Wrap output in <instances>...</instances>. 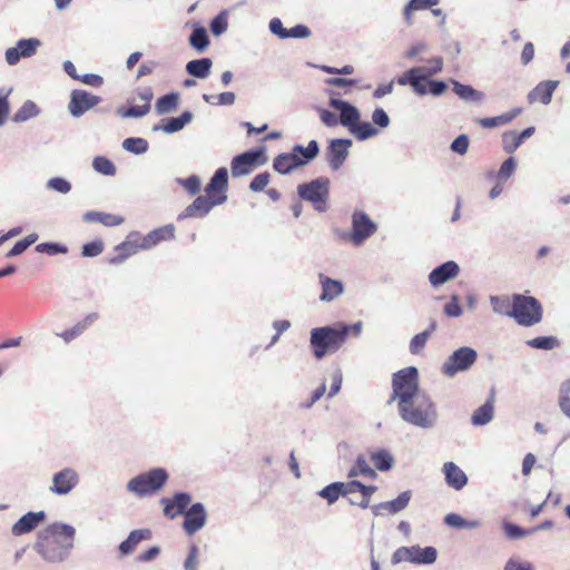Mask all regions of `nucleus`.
<instances>
[{"label":"nucleus","instance_id":"f257e3e1","mask_svg":"<svg viewBox=\"0 0 570 570\" xmlns=\"http://www.w3.org/2000/svg\"><path fill=\"white\" fill-rule=\"evenodd\" d=\"M76 529L67 523L55 522L38 533L35 550L51 563L65 561L73 548Z\"/></svg>","mask_w":570,"mask_h":570},{"label":"nucleus","instance_id":"f03ea898","mask_svg":"<svg viewBox=\"0 0 570 570\" xmlns=\"http://www.w3.org/2000/svg\"><path fill=\"white\" fill-rule=\"evenodd\" d=\"M397 410L403 421L425 430L434 428L439 417L436 405L426 393L397 404Z\"/></svg>","mask_w":570,"mask_h":570},{"label":"nucleus","instance_id":"7ed1b4c3","mask_svg":"<svg viewBox=\"0 0 570 570\" xmlns=\"http://www.w3.org/2000/svg\"><path fill=\"white\" fill-rule=\"evenodd\" d=\"M346 342L344 326L333 325L318 326L311 330L309 346L316 360H323L328 354L336 353Z\"/></svg>","mask_w":570,"mask_h":570},{"label":"nucleus","instance_id":"20e7f679","mask_svg":"<svg viewBox=\"0 0 570 570\" xmlns=\"http://www.w3.org/2000/svg\"><path fill=\"white\" fill-rule=\"evenodd\" d=\"M168 478L169 474L164 468H154L131 478L126 490L138 498L153 495L164 488Z\"/></svg>","mask_w":570,"mask_h":570},{"label":"nucleus","instance_id":"39448f33","mask_svg":"<svg viewBox=\"0 0 570 570\" xmlns=\"http://www.w3.org/2000/svg\"><path fill=\"white\" fill-rule=\"evenodd\" d=\"M393 393L389 401H397V404H404L411 399L420 395L419 372L414 366L405 367L393 375L392 380Z\"/></svg>","mask_w":570,"mask_h":570},{"label":"nucleus","instance_id":"423d86ee","mask_svg":"<svg viewBox=\"0 0 570 570\" xmlns=\"http://www.w3.org/2000/svg\"><path fill=\"white\" fill-rule=\"evenodd\" d=\"M543 308L533 296L512 295V318L521 326H533L542 321Z\"/></svg>","mask_w":570,"mask_h":570},{"label":"nucleus","instance_id":"0eeeda50","mask_svg":"<svg viewBox=\"0 0 570 570\" xmlns=\"http://www.w3.org/2000/svg\"><path fill=\"white\" fill-rule=\"evenodd\" d=\"M297 195L301 199L311 203L318 213H325L328 209L330 179L318 177L308 183L297 186Z\"/></svg>","mask_w":570,"mask_h":570},{"label":"nucleus","instance_id":"6e6552de","mask_svg":"<svg viewBox=\"0 0 570 570\" xmlns=\"http://www.w3.org/2000/svg\"><path fill=\"white\" fill-rule=\"evenodd\" d=\"M430 66H419L410 68L397 77L396 81L400 86H410L414 94H423L425 89L421 85L422 80L432 78L443 69V59L441 57H434L430 59Z\"/></svg>","mask_w":570,"mask_h":570},{"label":"nucleus","instance_id":"1a4fd4ad","mask_svg":"<svg viewBox=\"0 0 570 570\" xmlns=\"http://www.w3.org/2000/svg\"><path fill=\"white\" fill-rule=\"evenodd\" d=\"M377 229L376 224L362 210L352 214V229L342 234V237L350 240L354 246H362Z\"/></svg>","mask_w":570,"mask_h":570},{"label":"nucleus","instance_id":"9d476101","mask_svg":"<svg viewBox=\"0 0 570 570\" xmlns=\"http://www.w3.org/2000/svg\"><path fill=\"white\" fill-rule=\"evenodd\" d=\"M476 358L478 353L474 348L462 346L443 362L441 372L446 377H454L458 373L468 371L476 362Z\"/></svg>","mask_w":570,"mask_h":570},{"label":"nucleus","instance_id":"9b49d317","mask_svg":"<svg viewBox=\"0 0 570 570\" xmlns=\"http://www.w3.org/2000/svg\"><path fill=\"white\" fill-rule=\"evenodd\" d=\"M438 558L434 547L421 548L420 546L401 547L392 554V563L411 562L415 564H432Z\"/></svg>","mask_w":570,"mask_h":570},{"label":"nucleus","instance_id":"f8f14e48","mask_svg":"<svg viewBox=\"0 0 570 570\" xmlns=\"http://www.w3.org/2000/svg\"><path fill=\"white\" fill-rule=\"evenodd\" d=\"M80 481L78 472L72 468H65L52 474L49 492L55 495H68Z\"/></svg>","mask_w":570,"mask_h":570},{"label":"nucleus","instance_id":"ddd939ff","mask_svg":"<svg viewBox=\"0 0 570 570\" xmlns=\"http://www.w3.org/2000/svg\"><path fill=\"white\" fill-rule=\"evenodd\" d=\"M227 196L224 194L217 198L210 195L198 196L190 205H188L178 216V219H185L189 217H204L206 216L216 205H220L226 202Z\"/></svg>","mask_w":570,"mask_h":570},{"label":"nucleus","instance_id":"4468645a","mask_svg":"<svg viewBox=\"0 0 570 570\" xmlns=\"http://www.w3.org/2000/svg\"><path fill=\"white\" fill-rule=\"evenodd\" d=\"M352 140L347 138H335L330 140L325 149V159L332 170H338L348 157Z\"/></svg>","mask_w":570,"mask_h":570},{"label":"nucleus","instance_id":"2eb2a0df","mask_svg":"<svg viewBox=\"0 0 570 570\" xmlns=\"http://www.w3.org/2000/svg\"><path fill=\"white\" fill-rule=\"evenodd\" d=\"M101 101L100 97L92 95L86 90H72L68 110L75 118L81 117L86 111L96 107Z\"/></svg>","mask_w":570,"mask_h":570},{"label":"nucleus","instance_id":"dca6fc26","mask_svg":"<svg viewBox=\"0 0 570 570\" xmlns=\"http://www.w3.org/2000/svg\"><path fill=\"white\" fill-rule=\"evenodd\" d=\"M263 154L264 148H256L235 156L230 164L233 177H240L250 174Z\"/></svg>","mask_w":570,"mask_h":570},{"label":"nucleus","instance_id":"f3484780","mask_svg":"<svg viewBox=\"0 0 570 570\" xmlns=\"http://www.w3.org/2000/svg\"><path fill=\"white\" fill-rule=\"evenodd\" d=\"M41 42L37 38L20 39L16 47L6 50V61L10 66L19 62L20 58H29L37 52Z\"/></svg>","mask_w":570,"mask_h":570},{"label":"nucleus","instance_id":"a211bd4d","mask_svg":"<svg viewBox=\"0 0 570 570\" xmlns=\"http://www.w3.org/2000/svg\"><path fill=\"white\" fill-rule=\"evenodd\" d=\"M207 513L203 503H194L186 512L183 528L189 535L196 533L204 528Z\"/></svg>","mask_w":570,"mask_h":570},{"label":"nucleus","instance_id":"6ab92c4d","mask_svg":"<svg viewBox=\"0 0 570 570\" xmlns=\"http://www.w3.org/2000/svg\"><path fill=\"white\" fill-rule=\"evenodd\" d=\"M191 502V497L187 492H177L171 499L163 498L160 503L164 507V514L170 519H175L180 514H185L187 507Z\"/></svg>","mask_w":570,"mask_h":570},{"label":"nucleus","instance_id":"aec40b11","mask_svg":"<svg viewBox=\"0 0 570 570\" xmlns=\"http://www.w3.org/2000/svg\"><path fill=\"white\" fill-rule=\"evenodd\" d=\"M328 105L340 111V124L347 127L348 130L360 120L358 109L348 101L331 97Z\"/></svg>","mask_w":570,"mask_h":570},{"label":"nucleus","instance_id":"412c9836","mask_svg":"<svg viewBox=\"0 0 570 570\" xmlns=\"http://www.w3.org/2000/svg\"><path fill=\"white\" fill-rule=\"evenodd\" d=\"M411 498V491H404L396 499L374 504L371 509L375 517L393 515L404 510L409 505Z\"/></svg>","mask_w":570,"mask_h":570},{"label":"nucleus","instance_id":"4be33fe9","mask_svg":"<svg viewBox=\"0 0 570 570\" xmlns=\"http://www.w3.org/2000/svg\"><path fill=\"white\" fill-rule=\"evenodd\" d=\"M459 265L453 261H448L440 266L435 267L429 274V282L432 286L436 287L443 285L444 283L453 279L459 274Z\"/></svg>","mask_w":570,"mask_h":570},{"label":"nucleus","instance_id":"5701e85b","mask_svg":"<svg viewBox=\"0 0 570 570\" xmlns=\"http://www.w3.org/2000/svg\"><path fill=\"white\" fill-rule=\"evenodd\" d=\"M46 518L43 511L28 512L23 514L13 525L11 532L13 535L19 537L35 530L40 522Z\"/></svg>","mask_w":570,"mask_h":570},{"label":"nucleus","instance_id":"b1692460","mask_svg":"<svg viewBox=\"0 0 570 570\" xmlns=\"http://www.w3.org/2000/svg\"><path fill=\"white\" fill-rule=\"evenodd\" d=\"M174 225H166L156 228L141 238V240L139 242V246L142 250L150 249L164 240L171 239L174 237Z\"/></svg>","mask_w":570,"mask_h":570},{"label":"nucleus","instance_id":"393cba45","mask_svg":"<svg viewBox=\"0 0 570 570\" xmlns=\"http://www.w3.org/2000/svg\"><path fill=\"white\" fill-rule=\"evenodd\" d=\"M559 81L557 80H546L539 82L529 94L528 100L530 104L541 102L543 105H548L551 101L553 91L558 87Z\"/></svg>","mask_w":570,"mask_h":570},{"label":"nucleus","instance_id":"a878e982","mask_svg":"<svg viewBox=\"0 0 570 570\" xmlns=\"http://www.w3.org/2000/svg\"><path fill=\"white\" fill-rule=\"evenodd\" d=\"M322 293L320 299L322 302H332L340 297L344 292V284L341 281L333 279L324 274L318 275Z\"/></svg>","mask_w":570,"mask_h":570},{"label":"nucleus","instance_id":"bb28decb","mask_svg":"<svg viewBox=\"0 0 570 570\" xmlns=\"http://www.w3.org/2000/svg\"><path fill=\"white\" fill-rule=\"evenodd\" d=\"M442 471L445 476V482L454 490L463 489L468 483V476L454 462H445Z\"/></svg>","mask_w":570,"mask_h":570},{"label":"nucleus","instance_id":"cd10ccee","mask_svg":"<svg viewBox=\"0 0 570 570\" xmlns=\"http://www.w3.org/2000/svg\"><path fill=\"white\" fill-rule=\"evenodd\" d=\"M193 119H194L193 112L186 110V111L181 112V115L178 117H173V118L167 119L165 121V124H163L161 126H158V125L154 126L153 130L154 131L161 130L167 135H171V134L178 132L181 129H184V127L187 124H189Z\"/></svg>","mask_w":570,"mask_h":570},{"label":"nucleus","instance_id":"c85d7f7f","mask_svg":"<svg viewBox=\"0 0 570 570\" xmlns=\"http://www.w3.org/2000/svg\"><path fill=\"white\" fill-rule=\"evenodd\" d=\"M149 538L150 531L148 529H138L131 531L127 539L124 540L118 547L121 557H127L131 554L142 540Z\"/></svg>","mask_w":570,"mask_h":570},{"label":"nucleus","instance_id":"c756f323","mask_svg":"<svg viewBox=\"0 0 570 570\" xmlns=\"http://www.w3.org/2000/svg\"><path fill=\"white\" fill-rule=\"evenodd\" d=\"M534 134V127H528L524 130H522L520 134H517L514 131L507 132L503 135V149L512 154L514 153L521 144L530 138Z\"/></svg>","mask_w":570,"mask_h":570},{"label":"nucleus","instance_id":"7c9ffc66","mask_svg":"<svg viewBox=\"0 0 570 570\" xmlns=\"http://www.w3.org/2000/svg\"><path fill=\"white\" fill-rule=\"evenodd\" d=\"M228 187V171L227 168L220 167L218 168L213 177L210 178L209 183L207 184L205 188V193L207 195L213 196L216 193H226Z\"/></svg>","mask_w":570,"mask_h":570},{"label":"nucleus","instance_id":"2f4dec72","mask_svg":"<svg viewBox=\"0 0 570 570\" xmlns=\"http://www.w3.org/2000/svg\"><path fill=\"white\" fill-rule=\"evenodd\" d=\"M451 82L453 85V91L460 99L476 104H481L483 101L484 94L474 89L472 86L463 85L453 79L451 80Z\"/></svg>","mask_w":570,"mask_h":570},{"label":"nucleus","instance_id":"473e14b6","mask_svg":"<svg viewBox=\"0 0 570 570\" xmlns=\"http://www.w3.org/2000/svg\"><path fill=\"white\" fill-rule=\"evenodd\" d=\"M302 166L298 157L292 153L278 155L273 161V168L281 175L289 174L293 169Z\"/></svg>","mask_w":570,"mask_h":570},{"label":"nucleus","instance_id":"72a5a7b5","mask_svg":"<svg viewBox=\"0 0 570 570\" xmlns=\"http://www.w3.org/2000/svg\"><path fill=\"white\" fill-rule=\"evenodd\" d=\"M489 302L494 314L512 318V295H491Z\"/></svg>","mask_w":570,"mask_h":570},{"label":"nucleus","instance_id":"f704fd0d","mask_svg":"<svg viewBox=\"0 0 570 570\" xmlns=\"http://www.w3.org/2000/svg\"><path fill=\"white\" fill-rule=\"evenodd\" d=\"M83 220L88 223H100L105 226L112 227L121 225L124 223V217L102 212L91 210L85 213Z\"/></svg>","mask_w":570,"mask_h":570},{"label":"nucleus","instance_id":"c9c22d12","mask_svg":"<svg viewBox=\"0 0 570 570\" xmlns=\"http://www.w3.org/2000/svg\"><path fill=\"white\" fill-rule=\"evenodd\" d=\"M212 66L209 58L194 59L187 62L186 71L195 78L205 79L210 73Z\"/></svg>","mask_w":570,"mask_h":570},{"label":"nucleus","instance_id":"e433bc0d","mask_svg":"<svg viewBox=\"0 0 570 570\" xmlns=\"http://www.w3.org/2000/svg\"><path fill=\"white\" fill-rule=\"evenodd\" d=\"M292 154L298 157V160L302 163V166L312 161L320 153L318 142L316 140H311L306 147L302 145H295L292 148Z\"/></svg>","mask_w":570,"mask_h":570},{"label":"nucleus","instance_id":"4c0bfd02","mask_svg":"<svg viewBox=\"0 0 570 570\" xmlns=\"http://www.w3.org/2000/svg\"><path fill=\"white\" fill-rule=\"evenodd\" d=\"M139 249H141L139 246V242L125 240L115 247V250L118 253V255L110 259V264H114V265L121 264L128 257L136 254Z\"/></svg>","mask_w":570,"mask_h":570},{"label":"nucleus","instance_id":"58836bf2","mask_svg":"<svg viewBox=\"0 0 570 570\" xmlns=\"http://www.w3.org/2000/svg\"><path fill=\"white\" fill-rule=\"evenodd\" d=\"M494 407L492 402L487 401L479 406L471 416V423L474 426H483L489 424L493 419Z\"/></svg>","mask_w":570,"mask_h":570},{"label":"nucleus","instance_id":"ea45409f","mask_svg":"<svg viewBox=\"0 0 570 570\" xmlns=\"http://www.w3.org/2000/svg\"><path fill=\"white\" fill-rule=\"evenodd\" d=\"M522 109L521 108H515V109H512L511 111L509 112H505V114H502L500 116H497V117H487V118H481L479 120L480 125L483 127V128H494V127H498V126H501V125H507L509 124L510 121H512L517 116H519L521 114Z\"/></svg>","mask_w":570,"mask_h":570},{"label":"nucleus","instance_id":"a19ab883","mask_svg":"<svg viewBox=\"0 0 570 570\" xmlns=\"http://www.w3.org/2000/svg\"><path fill=\"white\" fill-rule=\"evenodd\" d=\"M188 41L195 50L198 52H204L209 45L207 30L204 27L196 24L189 36Z\"/></svg>","mask_w":570,"mask_h":570},{"label":"nucleus","instance_id":"79ce46f5","mask_svg":"<svg viewBox=\"0 0 570 570\" xmlns=\"http://www.w3.org/2000/svg\"><path fill=\"white\" fill-rule=\"evenodd\" d=\"M179 104V95L169 92L158 98L156 102V111L158 115H168L176 110Z\"/></svg>","mask_w":570,"mask_h":570},{"label":"nucleus","instance_id":"37998d69","mask_svg":"<svg viewBox=\"0 0 570 570\" xmlns=\"http://www.w3.org/2000/svg\"><path fill=\"white\" fill-rule=\"evenodd\" d=\"M97 320V314H89L85 317L83 321L79 322L77 325H75L72 328L65 331L61 334H58L66 343L72 341L77 336H79L81 333L85 332V330Z\"/></svg>","mask_w":570,"mask_h":570},{"label":"nucleus","instance_id":"c03bdc74","mask_svg":"<svg viewBox=\"0 0 570 570\" xmlns=\"http://www.w3.org/2000/svg\"><path fill=\"white\" fill-rule=\"evenodd\" d=\"M40 109L32 100H26L18 111L13 115L12 120L17 124L24 122L31 118L39 116Z\"/></svg>","mask_w":570,"mask_h":570},{"label":"nucleus","instance_id":"a18cd8bd","mask_svg":"<svg viewBox=\"0 0 570 570\" xmlns=\"http://www.w3.org/2000/svg\"><path fill=\"white\" fill-rule=\"evenodd\" d=\"M370 459L379 471L390 470L394 462L393 455L384 449L372 452Z\"/></svg>","mask_w":570,"mask_h":570},{"label":"nucleus","instance_id":"49530a36","mask_svg":"<svg viewBox=\"0 0 570 570\" xmlns=\"http://www.w3.org/2000/svg\"><path fill=\"white\" fill-rule=\"evenodd\" d=\"M421 85L425 89V92L416 94L417 96H426L430 94L432 96L439 97L442 96L448 89V85L445 81L432 78H426V80H422Z\"/></svg>","mask_w":570,"mask_h":570},{"label":"nucleus","instance_id":"de8ad7c7","mask_svg":"<svg viewBox=\"0 0 570 570\" xmlns=\"http://www.w3.org/2000/svg\"><path fill=\"white\" fill-rule=\"evenodd\" d=\"M358 140H366L379 134V130L367 121L360 122V120L350 129Z\"/></svg>","mask_w":570,"mask_h":570},{"label":"nucleus","instance_id":"09e8293b","mask_svg":"<svg viewBox=\"0 0 570 570\" xmlns=\"http://www.w3.org/2000/svg\"><path fill=\"white\" fill-rule=\"evenodd\" d=\"M121 146L126 151L135 155L145 154L149 148L148 141L138 137L126 138Z\"/></svg>","mask_w":570,"mask_h":570},{"label":"nucleus","instance_id":"8fccbe9b","mask_svg":"<svg viewBox=\"0 0 570 570\" xmlns=\"http://www.w3.org/2000/svg\"><path fill=\"white\" fill-rule=\"evenodd\" d=\"M341 488L342 485L338 484V482H333L320 490L317 494L322 499L326 500L330 505H332L338 500L340 497H344V492H342Z\"/></svg>","mask_w":570,"mask_h":570},{"label":"nucleus","instance_id":"3c124183","mask_svg":"<svg viewBox=\"0 0 570 570\" xmlns=\"http://www.w3.org/2000/svg\"><path fill=\"white\" fill-rule=\"evenodd\" d=\"M150 111V105H134L129 108L119 107L117 108V115L121 118H141Z\"/></svg>","mask_w":570,"mask_h":570},{"label":"nucleus","instance_id":"603ef678","mask_svg":"<svg viewBox=\"0 0 570 570\" xmlns=\"http://www.w3.org/2000/svg\"><path fill=\"white\" fill-rule=\"evenodd\" d=\"M527 344L532 348L550 351L559 346V341L554 336H538L529 340Z\"/></svg>","mask_w":570,"mask_h":570},{"label":"nucleus","instance_id":"864d4df0","mask_svg":"<svg viewBox=\"0 0 570 570\" xmlns=\"http://www.w3.org/2000/svg\"><path fill=\"white\" fill-rule=\"evenodd\" d=\"M94 169L105 176H114L116 174V166L111 160L104 156H97L92 160Z\"/></svg>","mask_w":570,"mask_h":570},{"label":"nucleus","instance_id":"5fc2aeb1","mask_svg":"<svg viewBox=\"0 0 570 570\" xmlns=\"http://www.w3.org/2000/svg\"><path fill=\"white\" fill-rule=\"evenodd\" d=\"M209 27L214 36L223 35L228 28L227 12H219L215 18L212 19Z\"/></svg>","mask_w":570,"mask_h":570},{"label":"nucleus","instance_id":"6e6d98bb","mask_svg":"<svg viewBox=\"0 0 570 570\" xmlns=\"http://www.w3.org/2000/svg\"><path fill=\"white\" fill-rule=\"evenodd\" d=\"M503 530H504L505 535L510 539H520V538L533 534V530H531L530 528L523 529V528H521L514 523H511V522H504Z\"/></svg>","mask_w":570,"mask_h":570},{"label":"nucleus","instance_id":"4d7b16f0","mask_svg":"<svg viewBox=\"0 0 570 570\" xmlns=\"http://www.w3.org/2000/svg\"><path fill=\"white\" fill-rule=\"evenodd\" d=\"M429 338L430 332H421L414 335L410 341V352L414 355L421 354Z\"/></svg>","mask_w":570,"mask_h":570},{"label":"nucleus","instance_id":"13d9d810","mask_svg":"<svg viewBox=\"0 0 570 570\" xmlns=\"http://www.w3.org/2000/svg\"><path fill=\"white\" fill-rule=\"evenodd\" d=\"M559 404L564 415L570 419V380L561 384Z\"/></svg>","mask_w":570,"mask_h":570},{"label":"nucleus","instance_id":"bf43d9fd","mask_svg":"<svg viewBox=\"0 0 570 570\" xmlns=\"http://www.w3.org/2000/svg\"><path fill=\"white\" fill-rule=\"evenodd\" d=\"M46 187L60 194H68L71 190V184L62 177L50 178Z\"/></svg>","mask_w":570,"mask_h":570},{"label":"nucleus","instance_id":"052dcab7","mask_svg":"<svg viewBox=\"0 0 570 570\" xmlns=\"http://www.w3.org/2000/svg\"><path fill=\"white\" fill-rule=\"evenodd\" d=\"M38 253H47L49 255L66 254L67 247L58 243H41L36 246Z\"/></svg>","mask_w":570,"mask_h":570},{"label":"nucleus","instance_id":"680f3d73","mask_svg":"<svg viewBox=\"0 0 570 570\" xmlns=\"http://www.w3.org/2000/svg\"><path fill=\"white\" fill-rule=\"evenodd\" d=\"M469 145H470V139H469L468 135L462 134V135L458 136L451 142L450 149L453 153H456L459 155H465L468 151Z\"/></svg>","mask_w":570,"mask_h":570},{"label":"nucleus","instance_id":"e2e57ef3","mask_svg":"<svg viewBox=\"0 0 570 570\" xmlns=\"http://www.w3.org/2000/svg\"><path fill=\"white\" fill-rule=\"evenodd\" d=\"M104 250V243L101 240H94L87 243L81 248V254L85 257H97Z\"/></svg>","mask_w":570,"mask_h":570},{"label":"nucleus","instance_id":"0e129e2a","mask_svg":"<svg viewBox=\"0 0 570 570\" xmlns=\"http://www.w3.org/2000/svg\"><path fill=\"white\" fill-rule=\"evenodd\" d=\"M443 312L449 317H459L462 315V307L459 304L458 295L451 297L450 302L444 305Z\"/></svg>","mask_w":570,"mask_h":570},{"label":"nucleus","instance_id":"69168bd1","mask_svg":"<svg viewBox=\"0 0 570 570\" xmlns=\"http://www.w3.org/2000/svg\"><path fill=\"white\" fill-rule=\"evenodd\" d=\"M311 30L305 24H296L295 27L287 29L285 39H305L311 36Z\"/></svg>","mask_w":570,"mask_h":570},{"label":"nucleus","instance_id":"338daca9","mask_svg":"<svg viewBox=\"0 0 570 570\" xmlns=\"http://www.w3.org/2000/svg\"><path fill=\"white\" fill-rule=\"evenodd\" d=\"M269 183V174L261 173L254 177V179L249 184V189L252 191H262Z\"/></svg>","mask_w":570,"mask_h":570},{"label":"nucleus","instance_id":"774afa93","mask_svg":"<svg viewBox=\"0 0 570 570\" xmlns=\"http://www.w3.org/2000/svg\"><path fill=\"white\" fill-rule=\"evenodd\" d=\"M179 183L190 195H196L200 190L202 181L198 176L193 175L179 180Z\"/></svg>","mask_w":570,"mask_h":570}]
</instances>
